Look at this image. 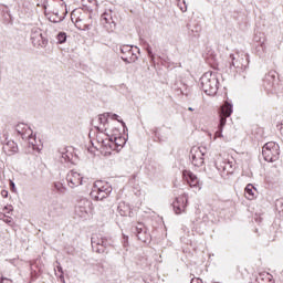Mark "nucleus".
<instances>
[{
  "mask_svg": "<svg viewBox=\"0 0 283 283\" xmlns=\"http://www.w3.org/2000/svg\"><path fill=\"white\" fill-rule=\"evenodd\" d=\"M245 198L247 200H255L256 198V193H258V189H255V186L252 184H248L245 189Z\"/></svg>",
  "mask_w": 283,
  "mask_h": 283,
  "instance_id": "dca6fc26",
  "label": "nucleus"
},
{
  "mask_svg": "<svg viewBox=\"0 0 283 283\" xmlns=\"http://www.w3.org/2000/svg\"><path fill=\"white\" fill-rule=\"evenodd\" d=\"M53 14H55V17H59V19H63L66 14L65 6H63V4L54 6Z\"/></svg>",
  "mask_w": 283,
  "mask_h": 283,
  "instance_id": "6ab92c4d",
  "label": "nucleus"
},
{
  "mask_svg": "<svg viewBox=\"0 0 283 283\" xmlns=\"http://www.w3.org/2000/svg\"><path fill=\"white\" fill-rule=\"evenodd\" d=\"M2 149L4 154H7V156H12V154H17V151H19V147L17 146V143H14L13 140L7 142Z\"/></svg>",
  "mask_w": 283,
  "mask_h": 283,
  "instance_id": "2eb2a0df",
  "label": "nucleus"
},
{
  "mask_svg": "<svg viewBox=\"0 0 283 283\" xmlns=\"http://www.w3.org/2000/svg\"><path fill=\"white\" fill-rule=\"evenodd\" d=\"M23 129H28V126H25V124H19V125L17 126V132H18V134H20L21 136H23V134H25V133L23 132Z\"/></svg>",
  "mask_w": 283,
  "mask_h": 283,
  "instance_id": "b1692460",
  "label": "nucleus"
},
{
  "mask_svg": "<svg viewBox=\"0 0 283 283\" xmlns=\"http://www.w3.org/2000/svg\"><path fill=\"white\" fill-rule=\"evenodd\" d=\"M54 189H55V191H57V193H65V191H66L65 186H63L59 181L54 184Z\"/></svg>",
  "mask_w": 283,
  "mask_h": 283,
  "instance_id": "412c9836",
  "label": "nucleus"
},
{
  "mask_svg": "<svg viewBox=\"0 0 283 283\" xmlns=\"http://www.w3.org/2000/svg\"><path fill=\"white\" fill-rule=\"evenodd\" d=\"M114 118H118V115H114Z\"/></svg>",
  "mask_w": 283,
  "mask_h": 283,
  "instance_id": "f704fd0d",
  "label": "nucleus"
},
{
  "mask_svg": "<svg viewBox=\"0 0 283 283\" xmlns=\"http://www.w3.org/2000/svg\"><path fill=\"white\" fill-rule=\"evenodd\" d=\"M233 114V106L229 103L226 102L219 112L220 116V124H219V130L216 132L214 138H222V128L224 125H227V118Z\"/></svg>",
  "mask_w": 283,
  "mask_h": 283,
  "instance_id": "423d86ee",
  "label": "nucleus"
},
{
  "mask_svg": "<svg viewBox=\"0 0 283 283\" xmlns=\"http://www.w3.org/2000/svg\"><path fill=\"white\" fill-rule=\"evenodd\" d=\"M122 59L125 63H136L138 60V55L134 53V46L132 45H123L120 48Z\"/></svg>",
  "mask_w": 283,
  "mask_h": 283,
  "instance_id": "9d476101",
  "label": "nucleus"
},
{
  "mask_svg": "<svg viewBox=\"0 0 283 283\" xmlns=\"http://www.w3.org/2000/svg\"><path fill=\"white\" fill-rule=\"evenodd\" d=\"M1 196L2 198H8V190H2Z\"/></svg>",
  "mask_w": 283,
  "mask_h": 283,
  "instance_id": "2f4dec72",
  "label": "nucleus"
},
{
  "mask_svg": "<svg viewBox=\"0 0 283 283\" xmlns=\"http://www.w3.org/2000/svg\"><path fill=\"white\" fill-rule=\"evenodd\" d=\"M214 165L217 169H223V171L224 169H227V167L224 166V161L222 160V154L219 153L214 156Z\"/></svg>",
  "mask_w": 283,
  "mask_h": 283,
  "instance_id": "aec40b11",
  "label": "nucleus"
},
{
  "mask_svg": "<svg viewBox=\"0 0 283 283\" xmlns=\"http://www.w3.org/2000/svg\"><path fill=\"white\" fill-rule=\"evenodd\" d=\"M90 19H92V15L83 9H74L71 12V21L77 30H87L90 28Z\"/></svg>",
  "mask_w": 283,
  "mask_h": 283,
  "instance_id": "7ed1b4c3",
  "label": "nucleus"
},
{
  "mask_svg": "<svg viewBox=\"0 0 283 283\" xmlns=\"http://www.w3.org/2000/svg\"><path fill=\"white\" fill-rule=\"evenodd\" d=\"M201 90L205 94H208V96L216 94L218 90V80L211 73L203 74L201 76Z\"/></svg>",
  "mask_w": 283,
  "mask_h": 283,
  "instance_id": "39448f33",
  "label": "nucleus"
},
{
  "mask_svg": "<svg viewBox=\"0 0 283 283\" xmlns=\"http://www.w3.org/2000/svg\"><path fill=\"white\" fill-rule=\"evenodd\" d=\"M66 180L70 187H81L83 185V176H81L77 171L71 170L67 174Z\"/></svg>",
  "mask_w": 283,
  "mask_h": 283,
  "instance_id": "ddd939ff",
  "label": "nucleus"
},
{
  "mask_svg": "<svg viewBox=\"0 0 283 283\" xmlns=\"http://www.w3.org/2000/svg\"><path fill=\"white\" fill-rule=\"evenodd\" d=\"M91 244L95 253H105V249L109 247V242L107 241V238H104L102 234H98V233H95L92 235Z\"/></svg>",
  "mask_w": 283,
  "mask_h": 283,
  "instance_id": "0eeeda50",
  "label": "nucleus"
},
{
  "mask_svg": "<svg viewBox=\"0 0 283 283\" xmlns=\"http://www.w3.org/2000/svg\"><path fill=\"white\" fill-rule=\"evenodd\" d=\"M268 78H270V85H273V83H275V75L271 74L268 76Z\"/></svg>",
  "mask_w": 283,
  "mask_h": 283,
  "instance_id": "bb28decb",
  "label": "nucleus"
},
{
  "mask_svg": "<svg viewBox=\"0 0 283 283\" xmlns=\"http://www.w3.org/2000/svg\"><path fill=\"white\" fill-rule=\"evenodd\" d=\"M136 230L138 240H143V238H140V231H143V228H136Z\"/></svg>",
  "mask_w": 283,
  "mask_h": 283,
  "instance_id": "7c9ffc66",
  "label": "nucleus"
},
{
  "mask_svg": "<svg viewBox=\"0 0 283 283\" xmlns=\"http://www.w3.org/2000/svg\"><path fill=\"white\" fill-rule=\"evenodd\" d=\"M188 109H189V112H193V108H191V107H189Z\"/></svg>",
  "mask_w": 283,
  "mask_h": 283,
  "instance_id": "72a5a7b5",
  "label": "nucleus"
},
{
  "mask_svg": "<svg viewBox=\"0 0 283 283\" xmlns=\"http://www.w3.org/2000/svg\"><path fill=\"white\" fill-rule=\"evenodd\" d=\"M182 178L189 187L200 189V179H198V176L191 172V170H184Z\"/></svg>",
  "mask_w": 283,
  "mask_h": 283,
  "instance_id": "9b49d317",
  "label": "nucleus"
},
{
  "mask_svg": "<svg viewBox=\"0 0 283 283\" xmlns=\"http://www.w3.org/2000/svg\"><path fill=\"white\" fill-rule=\"evenodd\" d=\"M117 211L119 214H122L124 218H127V216H132V208L129 207V205L125 203V202H120Z\"/></svg>",
  "mask_w": 283,
  "mask_h": 283,
  "instance_id": "f3484780",
  "label": "nucleus"
},
{
  "mask_svg": "<svg viewBox=\"0 0 283 283\" xmlns=\"http://www.w3.org/2000/svg\"><path fill=\"white\" fill-rule=\"evenodd\" d=\"M276 127H277V129H279L281 136L283 137V122H281L280 124H277Z\"/></svg>",
  "mask_w": 283,
  "mask_h": 283,
  "instance_id": "cd10ccee",
  "label": "nucleus"
},
{
  "mask_svg": "<svg viewBox=\"0 0 283 283\" xmlns=\"http://www.w3.org/2000/svg\"><path fill=\"white\" fill-rule=\"evenodd\" d=\"M0 220L6 222L7 224H12V217L7 216L6 212H0Z\"/></svg>",
  "mask_w": 283,
  "mask_h": 283,
  "instance_id": "4be33fe9",
  "label": "nucleus"
},
{
  "mask_svg": "<svg viewBox=\"0 0 283 283\" xmlns=\"http://www.w3.org/2000/svg\"><path fill=\"white\" fill-rule=\"evenodd\" d=\"M190 160L195 167H202L205 165V153L200 147H192L190 150Z\"/></svg>",
  "mask_w": 283,
  "mask_h": 283,
  "instance_id": "1a4fd4ad",
  "label": "nucleus"
},
{
  "mask_svg": "<svg viewBox=\"0 0 283 283\" xmlns=\"http://www.w3.org/2000/svg\"><path fill=\"white\" fill-rule=\"evenodd\" d=\"M125 240H126V244H127V241L129 240V237H125Z\"/></svg>",
  "mask_w": 283,
  "mask_h": 283,
  "instance_id": "473e14b6",
  "label": "nucleus"
},
{
  "mask_svg": "<svg viewBox=\"0 0 283 283\" xmlns=\"http://www.w3.org/2000/svg\"><path fill=\"white\" fill-rule=\"evenodd\" d=\"M0 283H12V280L8 279V277H2L0 280Z\"/></svg>",
  "mask_w": 283,
  "mask_h": 283,
  "instance_id": "c85d7f7f",
  "label": "nucleus"
},
{
  "mask_svg": "<svg viewBox=\"0 0 283 283\" xmlns=\"http://www.w3.org/2000/svg\"><path fill=\"white\" fill-rule=\"evenodd\" d=\"M9 187H10V190L13 191V193L17 191V187L14 186V181L10 180Z\"/></svg>",
  "mask_w": 283,
  "mask_h": 283,
  "instance_id": "a878e982",
  "label": "nucleus"
},
{
  "mask_svg": "<svg viewBox=\"0 0 283 283\" xmlns=\"http://www.w3.org/2000/svg\"><path fill=\"white\" fill-rule=\"evenodd\" d=\"M231 67H234L237 72H242V70L247 69V60L240 55L232 57L230 70Z\"/></svg>",
  "mask_w": 283,
  "mask_h": 283,
  "instance_id": "4468645a",
  "label": "nucleus"
},
{
  "mask_svg": "<svg viewBox=\"0 0 283 283\" xmlns=\"http://www.w3.org/2000/svg\"><path fill=\"white\" fill-rule=\"evenodd\" d=\"M96 140L98 144V149L105 156H112V151H118L125 146V139L120 134L107 136L103 133L96 135Z\"/></svg>",
  "mask_w": 283,
  "mask_h": 283,
  "instance_id": "f257e3e1",
  "label": "nucleus"
},
{
  "mask_svg": "<svg viewBox=\"0 0 283 283\" xmlns=\"http://www.w3.org/2000/svg\"><path fill=\"white\" fill-rule=\"evenodd\" d=\"M3 211H4V213H10V211H12V206L4 207Z\"/></svg>",
  "mask_w": 283,
  "mask_h": 283,
  "instance_id": "c756f323",
  "label": "nucleus"
},
{
  "mask_svg": "<svg viewBox=\"0 0 283 283\" xmlns=\"http://www.w3.org/2000/svg\"><path fill=\"white\" fill-rule=\"evenodd\" d=\"M258 283H274L273 276L270 273L263 272L256 276Z\"/></svg>",
  "mask_w": 283,
  "mask_h": 283,
  "instance_id": "a211bd4d",
  "label": "nucleus"
},
{
  "mask_svg": "<svg viewBox=\"0 0 283 283\" xmlns=\"http://www.w3.org/2000/svg\"><path fill=\"white\" fill-rule=\"evenodd\" d=\"M178 7L180 8L181 12H187V3L185 0L179 1Z\"/></svg>",
  "mask_w": 283,
  "mask_h": 283,
  "instance_id": "393cba45",
  "label": "nucleus"
},
{
  "mask_svg": "<svg viewBox=\"0 0 283 283\" xmlns=\"http://www.w3.org/2000/svg\"><path fill=\"white\" fill-rule=\"evenodd\" d=\"M56 39L59 43H65L67 41V34L65 32H60Z\"/></svg>",
  "mask_w": 283,
  "mask_h": 283,
  "instance_id": "5701e85b",
  "label": "nucleus"
},
{
  "mask_svg": "<svg viewBox=\"0 0 283 283\" xmlns=\"http://www.w3.org/2000/svg\"><path fill=\"white\" fill-rule=\"evenodd\" d=\"M262 155L266 163H275L280 158V145L275 142L266 143L262 148Z\"/></svg>",
  "mask_w": 283,
  "mask_h": 283,
  "instance_id": "20e7f679",
  "label": "nucleus"
},
{
  "mask_svg": "<svg viewBox=\"0 0 283 283\" xmlns=\"http://www.w3.org/2000/svg\"><path fill=\"white\" fill-rule=\"evenodd\" d=\"M109 193H112V186L109 182L97 180L94 182L90 196L92 200H105Z\"/></svg>",
  "mask_w": 283,
  "mask_h": 283,
  "instance_id": "f03ea898",
  "label": "nucleus"
},
{
  "mask_svg": "<svg viewBox=\"0 0 283 283\" xmlns=\"http://www.w3.org/2000/svg\"><path fill=\"white\" fill-rule=\"evenodd\" d=\"M101 24L108 32H114V30H116V22H114L112 13H103L101 17Z\"/></svg>",
  "mask_w": 283,
  "mask_h": 283,
  "instance_id": "f8f14e48",
  "label": "nucleus"
},
{
  "mask_svg": "<svg viewBox=\"0 0 283 283\" xmlns=\"http://www.w3.org/2000/svg\"><path fill=\"white\" fill-rule=\"evenodd\" d=\"M188 202H189V197L187 196V193H184L177 197L176 200L172 202L175 213L177 216H180V213H185V211H187Z\"/></svg>",
  "mask_w": 283,
  "mask_h": 283,
  "instance_id": "6e6552de",
  "label": "nucleus"
}]
</instances>
